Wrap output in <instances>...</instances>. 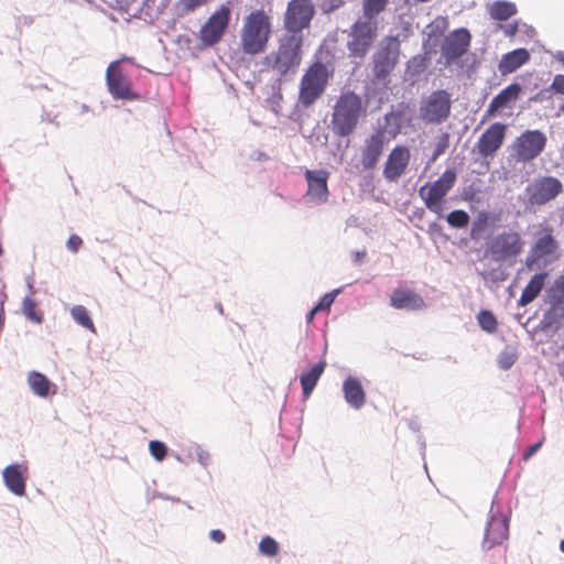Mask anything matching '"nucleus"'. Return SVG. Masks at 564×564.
Here are the masks:
<instances>
[{"instance_id":"nucleus-1","label":"nucleus","mask_w":564,"mask_h":564,"mask_svg":"<svg viewBox=\"0 0 564 564\" xmlns=\"http://www.w3.org/2000/svg\"><path fill=\"white\" fill-rule=\"evenodd\" d=\"M272 18L263 9L252 10L243 18L239 47L245 55L263 54L272 36Z\"/></svg>"},{"instance_id":"nucleus-2","label":"nucleus","mask_w":564,"mask_h":564,"mask_svg":"<svg viewBox=\"0 0 564 564\" xmlns=\"http://www.w3.org/2000/svg\"><path fill=\"white\" fill-rule=\"evenodd\" d=\"M367 113L360 95L352 90L341 91L333 108L329 128L340 138L350 135Z\"/></svg>"},{"instance_id":"nucleus-3","label":"nucleus","mask_w":564,"mask_h":564,"mask_svg":"<svg viewBox=\"0 0 564 564\" xmlns=\"http://www.w3.org/2000/svg\"><path fill=\"white\" fill-rule=\"evenodd\" d=\"M333 70L317 61L308 66L301 78L299 90V102L302 107L308 108L314 105L325 93L328 79Z\"/></svg>"},{"instance_id":"nucleus-4","label":"nucleus","mask_w":564,"mask_h":564,"mask_svg":"<svg viewBox=\"0 0 564 564\" xmlns=\"http://www.w3.org/2000/svg\"><path fill=\"white\" fill-rule=\"evenodd\" d=\"M302 35H285L281 39L278 50L265 59L280 76L295 73L302 62Z\"/></svg>"},{"instance_id":"nucleus-5","label":"nucleus","mask_w":564,"mask_h":564,"mask_svg":"<svg viewBox=\"0 0 564 564\" xmlns=\"http://www.w3.org/2000/svg\"><path fill=\"white\" fill-rule=\"evenodd\" d=\"M524 245L525 242L518 231H502L487 242L485 256L494 262L511 265L523 252Z\"/></svg>"},{"instance_id":"nucleus-6","label":"nucleus","mask_w":564,"mask_h":564,"mask_svg":"<svg viewBox=\"0 0 564 564\" xmlns=\"http://www.w3.org/2000/svg\"><path fill=\"white\" fill-rule=\"evenodd\" d=\"M378 36V20L359 17L349 28L347 48L350 56L364 58Z\"/></svg>"},{"instance_id":"nucleus-7","label":"nucleus","mask_w":564,"mask_h":564,"mask_svg":"<svg viewBox=\"0 0 564 564\" xmlns=\"http://www.w3.org/2000/svg\"><path fill=\"white\" fill-rule=\"evenodd\" d=\"M401 45L398 36H384L372 55V74L376 80L387 82L399 63Z\"/></svg>"},{"instance_id":"nucleus-8","label":"nucleus","mask_w":564,"mask_h":564,"mask_svg":"<svg viewBox=\"0 0 564 564\" xmlns=\"http://www.w3.org/2000/svg\"><path fill=\"white\" fill-rule=\"evenodd\" d=\"M456 178V172L453 169H447L435 182L427 183L420 188L419 194L430 212L438 216L442 215L443 200L455 185Z\"/></svg>"},{"instance_id":"nucleus-9","label":"nucleus","mask_w":564,"mask_h":564,"mask_svg":"<svg viewBox=\"0 0 564 564\" xmlns=\"http://www.w3.org/2000/svg\"><path fill=\"white\" fill-rule=\"evenodd\" d=\"M315 15V7L312 0H291L288 3L283 26L291 34L300 33L311 25Z\"/></svg>"},{"instance_id":"nucleus-10","label":"nucleus","mask_w":564,"mask_h":564,"mask_svg":"<svg viewBox=\"0 0 564 564\" xmlns=\"http://www.w3.org/2000/svg\"><path fill=\"white\" fill-rule=\"evenodd\" d=\"M546 141V135L542 131L527 130L513 141V158L517 162H531L543 152Z\"/></svg>"},{"instance_id":"nucleus-11","label":"nucleus","mask_w":564,"mask_h":564,"mask_svg":"<svg viewBox=\"0 0 564 564\" xmlns=\"http://www.w3.org/2000/svg\"><path fill=\"white\" fill-rule=\"evenodd\" d=\"M230 22V8L221 4L199 29V40L205 47L219 43Z\"/></svg>"},{"instance_id":"nucleus-12","label":"nucleus","mask_w":564,"mask_h":564,"mask_svg":"<svg viewBox=\"0 0 564 564\" xmlns=\"http://www.w3.org/2000/svg\"><path fill=\"white\" fill-rule=\"evenodd\" d=\"M451 108V95L443 89L435 90L422 100L420 117L429 123H441L449 117Z\"/></svg>"},{"instance_id":"nucleus-13","label":"nucleus","mask_w":564,"mask_h":564,"mask_svg":"<svg viewBox=\"0 0 564 564\" xmlns=\"http://www.w3.org/2000/svg\"><path fill=\"white\" fill-rule=\"evenodd\" d=\"M128 61V58H122ZM120 61L111 62L106 70V82L109 93L115 99L137 100L139 94L132 88L130 78L123 73L120 67Z\"/></svg>"},{"instance_id":"nucleus-14","label":"nucleus","mask_w":564,"mask_h":564,"mask_svg":"<svg viewBox=\"0 0 564 564\" xmlns=\"http://www.w3.org/2000/svg\"><path fill=\"white\" fill-rule=\"evenodd\" d=\"M562 191L561 181L553 176L539 177L525 188L531 205H544L553 200Z\"/></svg>"},{"instance_id":"nucleus-15","label":"nucleus","mask_w":564,"mask_h":564,"mask_svg":"<svg viewBox=\"0 0 564 564\" xmlns=\"http://www.w3.org/2000/svg\"><path fill=\"white\" fill-rule=\"evenodd\" d=\"M508 126L501 122L491 123L479 137L476 150L482 158H492L502 147L507 137Z\"/></svg>"},{"instance_id":"nucleus-16","label":"nucleus","mask_w":564,"mask_h":564,"mask_svg":"<svg viewBox=\"0 0 564 564\" xmlns=\"http://www.w3.org/2000/svg\"><path fill=\"white\" fill-rule=\"evenodd\" d=\"M471 34L465 29L452 31L442 44V55L448 64L465 55L470 46Z\"/></svg>"},{"instance_id":"nucleus-17","label":"nucleus","mask_w":564,"mask_h":564,"mask_svg":"<svg viewBox=\"0 0 564 564\" xmlns=\"http://www.w3.org/2000/svg\"><path fill=\"white\" fill-rule=\"evenodd\" d=\"M386 147V134L377 130L370 134L360 149V163L364 170H373L379 163Z\"/></svg>"},{"instance_id":"nucleus-18","label":"nucleus","mask_w":564,"mask_h":564,"mask_svg":"<svg viewBox=\"0 0 564 564\" xmlns=\"http://www.w3.org/2000/svg\"><path fill=\"white\" fill-rule=\"evenodd\" d=\"M557 249L558 243L553 236L552 227H544L531 247L525 259V265L532 269L540 259L555 254Z\"/></svg>"},{"instance_id":"nucleus-19","label":"nucleus","mask_w":564,"mask_h":564,"mask_svg":"<svg viewBox=\"0 0 564 564\" xmlns=\"http://www.w3.org/2000/svg\"><path fill=\"white\" fill-rule=\"evenodd\" d=\"M411 160V152L405 145H395L389 153L383 167L387 181H398L406 171Z\"/></svg>"},{"instance_id":"nucleus-20","label":"nucleus","mask_w":564,"mask_h":564,"mask_svg":"<svg viewBox=\"0 0 564 564\" xmlns=\"http://www.w3.org/2000/svg\"><path fill=\"white\" fill-rule=\"evenodd\" d=\"M509 535V521L505 517L492 516L488 522L482 547L490 550L503 543Z\"/></svg>"},{"instance_id":"nucleus-21","label":"nucleus","mask_w":564,"mask_h":564,"mask_svg":"<svg viewBox=\"0 0 564 564\" xmlns=\"http://www.w3.org/2000/svg\"><path fill=\"white\" fill-rule=\"evenodd\" d=\"M305 178L307 181V196L317 203H325L328 197V172L325 170H306Z\"/></svg>"},{"instance_id":"nucleus-22","label":"nucleus","mask_w":564,"mask_h":564,"mask_svg":"<svg viewBox=\"0 0 564 564\" xmlns=\"http://www.w3.org/2000/svg\"><path fill=\"white\" fill-rule=\"evenodd\" d=\"M521 86L518 83L510 84L502 89L489 104L485 118L495 117L502 108L509 107L512 102H516L521 94Z\"/></svg>"},{"instance_id":"nucleus-23","label":"nucleus","mask_w":564,"mask_h":564,"mask_svg":"<svg viewBox=\"0 0 564 564\" xmlns=\"http://www.w3.org/2000/svg\"><path fill=\"white\" fill-rule=\"evenodd\" d=\"M390 304L397 310L419 311L425 307L423 297L412 290L395 289L390 296Z\"/></svg>"},{"instance_id":"nucleus-24","label":"nucleus","mask_w":564,"mask_h":564,"mask_svg":"<svg viewBox=\"0 0 564 564\" xmlns=\"http://www.w3.org/2000/svg\"><path fill=\"white\" fill-rule=\"evenodd\" d=\"M345 401L354 409L359 410L366 403V392L359 379L348 377L343 383Z\"/></svg>"},{"instance_id":"nucleus-25","label":"nucleus","mask_w":564,"mask_h":564,"mask_svg":"<svg viewBox=\"0 0 564 564\" xmlns=\"http://www.w3.org/2000/svg\"><path fill=\"white\" fill-rule=\"evenodd\" d=\"M530 59V54L525 48H517L502 55L498 69L502 75L516 72Z\"/></svg>"},{"instance_id":"nucleus-26","label":"nucleus","mask_w":564,"mask_h":564,"mask_svg":"<svg viewBox=\"0 0 564 564\" xmlns=\"http://www.w3.org/2000/svg\"><path fill=\"white\" fill-rule=\"evenodd\" d=\"M3 480L8 489L17 496L25 494V478L19 465H10L3 470Z\"/></svg>"},{"instance_id":"nucleus-27","label":"nucleus","mask_w":564,"mask_h":564,"mask_svg":"<svg viewBox=\"0 0 564 564\" xmlns=\"http://www.w3.org/2000/svg\"><path fill=\"white\" fill-rule=\"evenodd\" d=\"M326 361L321 360L314 366L310 368V370L303 372L300 377V382L303 390V397L304 399L310 398L312 394L314 388L316 387L319 378L322 377L325 368H326Z\"/></svg>"},{"instance_id":"nucleus-28","label":"nucleus","mask_w":564,"mask_h":564,"mask_svg":"<svg viewBox=\"0 0 564 564\" xmlns=\"http://www.w3.org/2000/svg\"><path fill=\"white\" fill-rule=\"evenodd\" d=\"M546 273H538L531 278L519 300L520 305L531 303L542 291Z\"/></svg>"},{"instance_id":"nucleus-29","label":"nucleus","mask_w":564,"mask_h":564,"mask_svg":"<svg viewBox=\"0 0 564 564\" xmlns=\"http://www.w3.org/2000/svg\"><path fill=\"white\" fill-rule=\"evenodd\" d=\"M517 13V7L509 1H495L489 7V14L494 20L506 21Z\"/></svg>"},{"instance_id":"nucleus-30","label":"nucleus","mask_w":564,"mask_h":564,"mask_svg":"<svg viewBox=\"0 0 564 564\" xmlns=\"http://www.w3.org/2000/svg\"><path fill=\"white\" fill-rule=\"evenodd\" d=\"M28 381H29V384H30L32 391L35 394H37L42 398L48 395L51 382L44 375L36 372V371H32L29 375Z\"/></svg>"},{"instance_id":"nucleus-31","label":"nucleus","mask_w":564,"mask_h":564,"mask_svg":"<svg viewBox=\"0 0 564 564\" xmlns=\"http://www.w3.org/2000/svg\"><path fill=\"white\" fill-rule=\"evenodd\" d=\"M389 0H362V17L377 20V15L381 13Z\"/></svg>"},{"instance_id":"nucleus-32","label":"nucleus","mask_w":564,"mask_h":564,"mask_svg":"<svg viewBox=\"0 0 564 564\" xmlns=\"http://www.w3.org/2000/svg\"><path fill=\"white\" fill-rule=\"evenodd\" d=\"M70 315H72V317L75 319V322L77 324H79L80 326L89 329L93 333H96V328H95V325L93 323V319L90 318L89 313H88V311H87V308L85 306H83V305H75L70 310Z\"/></svg>"},{"instance_id":"nucleus-33","label":"nucleus","mask_w":564,"mask_h":564,"mask_svg":"<svg viewBox=\"0 0 564 564\" xmlns=\"http://www.w3.org/2000/svg\"><path fill=\"white\" fill-rule=\"evenodd\" d=\"M477 319L481 329L489 334L495 333L498 328L497 318L490 311H480Z\"/></svg>"},{"instance_id":"nucleus-34","label":"nucleus","mask_w":564,"mask_h":564,"mask_svg":"<svg viewBox=\"0 0 564 564\" xmlns=\"http://www.w3.org/2000/svg\"><path fill=\"white\" fill-rule=\"evenodd\" d=\"M446 220L453 228H465L469 224V216L465 210L456 209L447 215Z\"/></svg>"},{"instance_id":"nucleus-35","label":"nucleus","mask_w":564,"mask_h":564,"mask_svg":"<svg viewBox=\"0 0 564 564\" xmlns=\"http://www.w3.org/2000/svg\"><path fill=\"white\" fill-rule=\"evenodd\" d=\"M22 311L25 317L34 323H41L42 314L36 310V303L31 297H25L22 304Z\"/></svg>"},{"instance_id":"nucleus-36","label":"nucleus","mask_w":564,"mask_h":564,"mask_svg":"<svg viewBox=\"0 0 564 564\" xmlns=\"http://www.w3.org/2000/svg\"><path fill=\"white\" fill-rule=\"evenodd\" d=\"M259 551L265 556H275L279 553V544L271 536H264L259 543Z\"/></svg>"},{"instance_id":"nucleus-37","label":"nucleus","mask_w":564,"mask_h":564,"mask_svg":"<svg viewBox=\"0 0 564 564\" xmlns=\"http://www.w3.org/2000/svg\"><path fill=\"white\" fill-rule=\"evenodd\" d=\"M210 0H180L177 7L182 14H188L206 6Z\"/></svg>"},{"instance_id":"nucleus-38","label":"nucleus","mask_w":564,"mask_h":564,"mask_svg":"<svg viewBox=\"0 0 564 564\" xmlns=\"http://www.w3.org/2000/svg\"><path fill=\"white\" fill-rule=\"evenodd\" d=\"M149 448L151 455L159 462L163 460L167 454L166 445L160 441H151Z\"/></svg>"},{"instance_id":"nucleus-39","label":"nucleus","mask_w":564,"mask_h":564,"mask_svg":"<svg viewBox=\"0 0 564 564\" xmlns=\"http://www.w3.org/2000/svg\"><path fill=\"white\" fill-rule=\"evenodd\" d=\"M449 147V134L444 132L440 135L435 149L433 151L432 160H436L441 154H443L446 149Z\"/></svg>"},{"instance_id":"nucleus-40","label":"nucleus","mask_w":564,"mask_h":564,"mask_svg":"<svg viewBox=\"0 0 564 564\" xmlns=\"http://www.w3.org/2000/svg\"><path fill=\"white\" fill-rule=\"evenodd\" d=\"M488 223V214L485 212H481L478 214L477 219L473 223L470 236L473 238H476L477 235L482 231Z\"/></svg>"},{"instance_id":"nucleus-41","label":"nucleus","mask_w":564,"mask_h":564,"mask_svg":"<svg viewBox=\"0 0 564 564\" xmlns=\"http://www.w3.org/2000/svg\"><path fill=\"white\" fill-rule=\"evenodd\" d=\"M517 358H518V356L514 351L505 350L499 356V360H498L499 367L507 370L514 365V362L517 361Z\"/></svg>"},{"instance_id":"nucleus-42","label":"nucleus","mask_w":564,"mask_h":564,"mask_svg":"<svg viewBox=\"0 0 564 564\" xmlns=\"http://www.w3.org/2000/svg\"><path fill=\"white\" fill-rule=\"evenodd\" d=\"M337 293L338 292L335 291V292L326 293L325 295H323L321 297V300L318 301V303L315 305V311L329 310L332 304L335 301V297H336Z\"/></svg>"},{"instance_id":"nucleus-43","label":"nucleus","mask_w":564,"mask_h":564,"mask_svg":"<svg viewBox=\"0 0 564 564\" xmlns=\"http://www.w3.org/2000/svg\"><path fill=\"white\" fill-rule=\"evenodd\" d=\"M66 246L72 252H77L83 246V240L77 235H70L66 242Z\"/></svg>"},{"instance_id":"nucleus-44","label":"nucleus","mask_w":564,"mask_h":564,"mask_svg":"<svg viewBox=\"0 0 564 564\" xmlns=\"http://www.w3.org/2000/svg\"><path fill=\"white\" fill-rule=\"evenodd\" d=\"M551 88L555 93L564 95V75H556L553 79Z\"/></svg>"},{"instance_id":"nucleus-45","label":"nucleus","mask_w":564,"mask_h":564,"mask_svg":"<svg viewBox=\"0 0 564 564\" xmlns=\"http://www.w3.org/2000/svg\"><path fill=\"white\" fill-rule=\"evenodd\" d=\"M345 4V0H324V7L327 12L335 11Z\"/></svg>"},{"instance_id":"nucleus-46","label":"nucleus","mask_w":564,"mask_h":564,"mask_svg":"<svg viewBox=\"0 0 564 564\" xmlns=\"http://www.w3.org/2000/svg\"><path fill=\"white\" fill-rule=\"evenodd\" d=\"M542 443L541 442H538L535 444H532L531 446H529L524 454H523V459L524 460H528L529 458H531L538 451L539 448L541 447Z\"/></svg>"},{"instance_id":"nucleus-47","label":"nucleus","mask_w":564,"mask_h":564,"mask_svg":"<svg viewBox=\"0 0 564 564\" xmlns=\"http://www.w3.org/2000/svg\"><path fill=\"white\" fill-rule=\"evenodd\" d=\"M209 535L210 539L217 543H221L225 540V533L220 530H212Z\"/></svg>"},{"instance_id":"nucleus-48","label":"nucleus","mask_w":564,"mask_h":564,"mask_svg":"<svg viewBox=\"0 0 564 564\" xmlns=\"http://www.w3.org/2000/svg\"><path fill=\"white\" fill-rule=\"evenodd\" d=\"M564 303V291H561L560 295H552V304L560 305Z\"/></svg>"},{"instance_id":"nucleus-49","label":"nucleus","mask_w":564,"mask_h":564,"mask_svg":"<svg viewBox=\"0 0 564 564\" xmlns=\"http://www.w3.org/2000/svg\"><path fill=\"white\" fill-rule=\"evenodd\" d=\"M318 311H315V306L308 312L307 316H306V321L307 323H312V321L314 319V316L315 314L317 313Z\"/></svg>"},{"instance_id":"nucleus-50","label":"nucleus","mask_w":564,"mask_h":564,"mask_svg":"<svg viewBox=\"0 0 564 564\" xmlns=\"http://www.w3.org/2000/svg\"><path fill=\"white\" fill-rule=\"evenodd\" d=\"M365 256H366V252H356V253H355V260H356L357 262H360V261H362V260H364Z\"/></svg>"},{"instance_id":"nucleus-51","label":"nucleus","mask_w":564,"mask_h":564,"mask_svg":"<svg viewBox=\"0 0 564 564\" xmlns=\"http://www.w3.org/2000/svg\"><path fill=\"white\" fill-rule=\"evenodd\" d=\"M560 549L564 553V539L561 541Z\"/></svg>"},{"instance_id":"nucleus-52","label":"nucleus","mask_w":564,"mask_h":564,"mask_svg":"<svg viewBox=\"0 0 564 564\" xmlns=\"http://www.w3.org/2000/svg\"><path fill=\"white\" fill-rule=\"evenodd\" d=\"M3 253V249H2V246L0 245V256H2Z\"/></svg>"},{"instance_id":"nucleus-53","label":"nucleus","mask_w":564,"mask_h":564,"mask_svg":"<svg viewBox=\"0 0 564 564\" xmlns=\"http://www.w3.org/2000/svg\"><path fill=\"white\" fill-rule=\"evenodd\" d=\"M560 109H561V111H563V112H564V104H563V105H561Z\"/></svg>"}]
</instances>
